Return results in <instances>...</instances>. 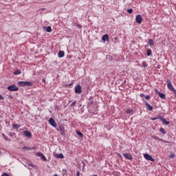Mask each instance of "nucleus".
<instances>
[{
	"instance_id": "1",
	"label": "nucleus",
	"mask_w": 176,
	"mask_h": 176,
	"mask_svg": "<svg viewBox=\"0 0 176 176\" xmlns=\"http://www.w3.org/2000/svg\"><path fill=\"white\" fill-rule=\"evenodd\" d=\"M18 84L22 87H28L32 86V82L31 81H19Z\"/></svg>"
},
{
	"instance_id": "2",
	"label": "nucleus",
	"mask_w": 176,
	"mask_h": 176,
	"mask_svg": "<svg viewBox=\"0 0 176 176\" xmlns=\"http://www.w3.org/2000/svg\"><path fill=\"white\" fill-rule=\"evenodd\" d=\"M7 89L9 91H19V87L15 85L8 86Z\"/></svg>"
},
{
	"instance_id": "3",
	"label": "nucleus",
	"mask_w": 176,
	"mask_h": 176,
	"mask_svg": "<svg viewBox=\"0 0 176 176\" xmlns=\"http://www.w3.org/2000/svg\"><path fill=\"white\" fill-rule=\"evenodd\" d=\"M167 87L170 91H175V89H174V87L173 86V84L171 83V81L169 80H167Z\"/></svg>"
},
{
	"instance_id": "4",
	"label": "nucleus",
	"mask_w": 176,
	"mask_h": 176,
	"mask_svg": "<svg viewBox=\"0 0 176 176\" xmlns=\"http://www.w3.org/2000/svg\"><path fill=\"white\" fill-rule=\"evenodd\" d=\"M48 122L50 125L52 126V127H57V123H56V121L53 118H50L48 120Z\"/></svg>"
},
{
	"instance_id": "5",
	"label": "nucleus",
	"mask_w": 176,
	"mask_h": 176,
	"mask_svg": "<svg viewBox=\"0 0 176 176\" xmlns=\"http://www.w3.org/2000/svg\"><path fill=\"white\" fill-rule=\"evenodd\" d=\"M144 159H146V160H149L150 162H155V159H153V157H152V156H151V155L148 153L144 154Z\"/></svg>"
},
{
	"instance_id": "6",
	"label": "nucleus",
	"mask_w": 176,
	"mask_h": 176,
	"mask_svg": "<svg viewBox=\"0 0 176 176\" xmlns=\"http://www.w3.org/2000/svg\"><path fill=\"white\" fill-rule=\"evenodd\" d=\"M75 93L76 94H80L82 93V87H80V85H78L75 87Z\"/></svg>"
},
{
	"instance_id": "7",
	"label": "nucleus",
	"mask_w": 176,
	"mask_h": 176,
	"mask_svg": "<svg viewBox=\"0 0 176 176\" xmlns=\"http://www.w3.org/2000/svg\"><path fill=\"white\" fill-rule=\"evenodd\" d=\"M36 155L38 156V157H41L42 160L43 162H46L47 160L46 159V157L45 156V155H43V153H39V152H37L36 153Z\"/></svg>"
},
{
	"instance_id": "8",
	"label": "nucleus",
	"mask_w": 176,
	"mask_h": 176,
	"mask_svg": "<svg viewBox=\"0 0 176 176\" xmlns=\"http://www.w3.org/2000/svg\"><path fill=\"white\" fill-rule=\"evenodd\" d=\"M135 21L138 24H141L142 23V16L141 14H138L135 17Z\"/></svg>"
},
{
	"instance_id": "9",
	"label": "nucleus",
	"mask_w": 176,
	"mask_h": 176,
	"mask_svg": "<svg viewBox=\"0 0 176 176\" xmlns=\"http://www.w3.org/2000/svg\"><path fill=\"white\" fill-rule=\"evenodd\" d=\"M144 103L146 105V109L148 111H153V107H152L151 104H149V103H148V102L144 101Z\"/></svg>"
},
{
	"instance_id": "10",
	"label": "nucleus",
	"mask_w": 176,
	"mask_h": 176,
	"mask_svg": "<svg viewBox=\"0 0 176 176\" xmlns=\"http://www.w3.org/2000/svg\"><path fill=\"white\" fill-rule=\"evenodd\" d=\"M155 91L157 93L159 97H160V98H162V100H166V95L164 94L161 93L157 89H155Z\"/></svg>"
},
{
	"instance_id": "11",
	"label": "nucleus",
	"mask_w": 176,
	"mask_h": 176,
	"mask_svg": "<svg viewBox=\"0 0 176 176\" xmlns=\"http://www.w3.org/2000/svg\"><path fill=\"white\" fill-rule=\"evenodd\" d=\"M93 104H94V102L93 101V97L89 96L87 102V107H93Z\"/></svg>"
},
{
	"instance_id": "12",
	"label": "nucleus",
	"mask_w": 176,
	"mask_h": 176,
	"mask_svg": "<svg viewBox=\"0 0 176 176\" xmlns=\"http://www.w3.org/2000/svg\"><path fill=\"white\" fill-rule=\"evenodd\" d=\"M122 155L125 159H128V160H133V155L131 154L123 153Z\"/></svg>"
},
{
	"instance_id": "13",
	"label": "nucleus",
	"mask_w": 176,
	"mask_h": 176,
	"mask_svg": "<svg viewBox=\"0 0 176 176\" xmlns=\"http://www.w3.org/2000/svg\"><path fill=\"white\" fill-rule=\"evenodd\" d=\"M23 134L25 137H28V138H32V133L28 131H24Z\"/></svg>"
},
{
	"instance_id": "14",
	"label": "nucleus",
	"mask_w": 176,
	"mask_h": 176,
	"mask_svg": "<svg viewBox=\"0 0 176 176\" xmlns=\"http://www.w3.org/2000/svg\"><path fill=\"white\" fill-rule=\"evenodd\" d=\"M102 41H103V42H108V41H109V36L107 34L103 35L102 37Z\"/></svg>"
},
{
	"instance_id": "15",
	"label": "nucleus",
	"mask_w": 176,
	"mask_h": 176,
	"mask_svg": "<svg viewBox=\"0 0 176 176\" xmlns=\"http://www.w3.org/2000/svg\"><path fill=\"white\" fill-rule=\"evenodd\" d=\"M64 56H65V52H64V51L60 50L58 53V58H63V57H64Z\"/></svg>"
},
{
	"instance_id": "16",
	"label": "nucleus",
	"mask_w": 176,
	"mask_h": 176,
	"mask_svg": "<svg viewBox=\"0 0 176 176\" xmlns=\"http://www.w3.org/2000/svg\"><path fill=\"white\" fill-rule=\"evenodd\" d=\"M161 120H162L163 124H166V125L170 124V121H166V118H164L163 116H162V118H161Z\"/></svg>"
},
{
	"instance_id": "17",
	"label": "nucleus",
	"mask_w": 176,
	"mask_h": 176,
	"mask_svg": "<svg viewBox=\"0 0 176 176\" xmlns=\"http://www.w3.org/2000/svg\"><path fill=\"white\" fill-rule=\"evenodd\" d=\"M12 129H15L16 130L20 129V125L17 124H12Z\"/></svg>"
},
{
	"instance_id": "18",
	"label": "nucleus",
	"mask_w": 176,
	"mask_h": 176,
	"mask_svg": "<svg viewBox=\"0 0 176 176\" xmlns=\"http://www.w3.org/2000/svg\"><path fill=\"white\" fill-rule=\"evenodd\" d=\"M76 134H78V135L79 136L80 138H83V133H82V132H80L79 131H76Z\"/></svg>"
},
{
	"instance_id": "19",
	"label": "nucleus",
	"mask_w": 176,
	"mask_h": 176,
	"mask_svg": "<svg viewBox=\"0 0 176 176\" xmlns=\"http://www.w3.org/2000/svg\"><path fill=\"white\" fill-rule=\"evenodd\" d=\"M2 137L4 138V140L6 141H8L9 142H10V141H12L11 139L8 138V136L5 135L3 133H2Z\"/></svg>"
},
{
	"instance_id": "20",
	"label": "nucleus",
	"mask_w": 176,
	"mask_h": 176,
	"mask_svg": "<svg viewBox=\"0 0 176 176\" xmlns=\"http://www.w3.org/2000/svg\"><path fill=\"white\" fill-rule=\"evenodd\" d=\"M21 74V71L20 69H16L15 72H13L14 75H20Z\"/></svg>"
},
{
	"instance_id": "21",
	"label": "nucleus",
	"mask_w": 176,
	"mask_h": 176,
	"mask_svg": "<svg viewBox=\"0 0 176 176\" xmlns=\"http://www.w3.org/2000/svg\"><path fill=\"white\" fill-rule=\"evenodd\" d=\"M45 31L47 32H52V27L50 26L45 27Z\"/></svg>"
},
{
	"instance_id": "22",
	"label": "nucleus",
	"mask_w": 176,
	"mask_h": 176,
	"mask_svg": "<svg viewBox=\"0 0 176 176\" xmlns=\"http://www.w3.org/2000/svg\"><path fill=\"white\" fill-rule=\"evenodd\" d=\"M126 113H127V115H133V110L128 109L126 111Z\"/></svg>"
},
{
	"instance_id": "23",
	"label": "nucleus",
	"mask_w": 176,
	"mask_h": 176,
	"mask_svg": "<svg viewBox=\"0 0 176 176\" xmlns=\"http://www.w3.org/2000/svg\"><path fill=\"white\" fill-rule=\"evenodd\" d=\"M59 131H60V133H62L63 135H64V133H65L64 127L63 126H59Z\"/></svg>"
},
{
	"instance_id": "24",
	"label": "nucleus",
	"mask_w": 176,
	"mask_h": 176,
	"mask_svg": "<svg viewBox=\"0 0 176 176\" xmlns=\"http://www.w3.org/2000/svg\"><path fill=\"white\" fill-rule=\"evenodd\" d=\"M160 131L162 133V134H167V132H166V130H164V129H163V127H161L160 129Z\"/></svg>"
},
{
	"instance_id": "25",
	"label": "nucleus",
	"mask_w": 176,
	"mask_h": 176,
	"mask_svg": "<svg viewBox=\"0 0 176 176\" xmlns=\"http://www.w3.org/2000/svg\"><path fill=\"white\" fill-rule=\"evenodd\" d=\"M151 54H152V50L151 49L147 50L146 55L148 56V57H149Z\"/></svg>"
},
{
	"instance_id": "26",
	"label": "nucleus",
	"mask_w": 176,
	"mask_h": 176,
	"mask_svg": "<svg viewBox=\"0 0 176 176\" xmlns=\"http://www.w3.org/2000/svg\"><path fill=\"white\" fill-rule=\"evenodd\" d=\"M56 156L58 159H64V155L63 153L57 154Z\"/></svg>"
},
{
	"instance_id": "27",
	"label": "nucleus",
	"mask_w": 176,
	"mask_h": 176,
	"mask_svg": "<svg viewBox=\"0 0 176 176\" xmlns=\"http://www.w3.org/2000/svg\"><path fill=\"white\" fill-rule=\"evenodd\" d=\"M153 40H152V38L148 39V45H150V46H153Z\"/></svg>"
},
{
	"instance_id": "28",
	"label": "nucleus",
	"mask_w": 176,
	"mask_h": 176,
	"mask_svg": "<svg viewBox=\"0 0 176 176\" xmlns=\"http://www.w3.org/2000/svg\"><path fill=\"white\" fill-rule=\"evenodd\" d=\"M23 149L24 150V151H31V148H30V147H28V146H24L23 147Z\"/></svg>"
},
{
	"instance_id": "29",
	"label": "nucleus",
	"mask_w": 176,
	"mask_h": 176,
	"mask_svg": "<svg viewBox=\"0 0 176 176\" xmlns=\"http://www.w3.org/2000/svg\"><path fill=\"white\" fill-rule=\"evenodd\" d=\"M142 66L144 67V68H146V67H148V64H146V61H143L142 63Z\"/></svg>"
},
{
	"instance_id": "30",
	"label": "nucleus",
	"mask_w": 176,
	"mask_h": 176,
	"mask_svg": "<svg viewBox=\"0 0 176 176\" xmlns=\"http://www.w3.org/2000/svg\"><path fill=\"white\" fill-rule=\"evenodd\" d=\"M76 102H78V101L75 100L74 102H73L70 104V107H75V105H76Z\"/></svg>"
},
{
	"instance_id": "31",
	"label": "nucleus",
	"mask_w": 176,
	"mask_h": 176,
	"mask_svg": "<svg viewBox=\"0 0 176 176\" xmlns=\"http://www.w3.org/2000/svg\"><path fill=\"white\" fill-rule=\"evenodd\" d=\"M8 135H10V137H16V133H10L8 134Z\"/></svg>"
},
{
	"instance_id": "32",
	"label": "nucleus",
	"mask_w": 176,
	"mask_h": 176,
	"mask_svg": "<svg viewBox=\"0 0 176 176\" xmlns=\"http://www.w3.org/2000/svg\"><path fill=\"white\" fill-rule=\"evenodd\" d=\"M151 137V138H153V140H159V138H158L157 136H156V135H152Z\"/></svg>"
},
{
	"instance_id": "33",
	"label": "nucleus",
	"mask_w": 176,
	"mask_h": 176,
	"mask_svg": "<svg viewBox=\"0 0 176 176\" xmlns=\"http://www.w3.org/2000/svg\"><path fill=\"white\" fill-rule=\"evenodd\" d=\"M170 159H174L175 157V154L171 153L170 155L169 156Z\"/></svg>"
},
{
	"instance_id": "34",
	"label": "nucleus",
	"mask_w": 176,
	"mask_h": 176,
	"mask_svg": "<svg viewBox=\"0 0 176 176\" xmlns=\"http://www.w3.org/2000/svg\"><path fill=\"white\" fill-rule=\"evenodd\" d=\"M128 13H129L130 14H131V13H133V9L132 8H129L127 10Z\"/></svg>"
},
{
	"instance_id": "35",
	"label": "nucleus",
	"mask_w": 176,
	"mask_h": 176,
	"mask_svg": "<svg viewBox=\"0 0 176 176\" xmlns=\"http://www.w3.org/2000/svg\"><path fill=\"white\" fill-rule=\"evenodd\" d=\"M162 118H163V116H157V117H155V119H156V120H157V119H160V120H162Z\"/></svg>"
},
{
	"instance_id": "36",
	"label": "nucleus",
	"mask_w": 176,
	"mask_h": 176,
	"mask_svg": "<svg viewBox=\"0 0 176 176\" xmlns=\"http://www.w3.org/2000/svg\"><path fill=\"white\" fill-rule=\"evenodd\" d=\"M158 140L160 141L161 142H166V143H167V141H164V140L161 139V138H159Z\"/></svg>"
},
{
	"instance_id": "37",
	"label": "nucleus",
	"mask_w": 176,
	"mask_h": 176,
	"mask_svg": "<svg viewBox=\"0 0 176 176\" xmlns=\"http://www.w3.org/2000/svg\"><path fill=\"white\" fill-rule=\"evenodd\" d=\"M0 100H5V97L0 94Z\"/></svg>"
},
{
	"instance_id": "38",
	"label": "nucleus",
	"mask_w": 176,
	"mask_h": 176,
	"mask_svg": "<svg viewBox=\"0 0 176 176\" xmlns=\"http://www.w3.org/2000/svg\"><path fill=\"white\" fill-rule=\"evenodd\" d=\"M1 176H9V174L8 173H3Z\"/></svg>"
},
{
	"instance_id": "39",
	"label": "nucleus",
	"mask_w": 176,
	"mask_h": 176,
	"mask_svg": "<svg viewBox=\"0 0 176 176\" xmlns=\"http://www.w3.org/2000/svg\"><path fill=\"white\" fill-rule=\"evenodd\" d=\"M145 98H146V100H149V99L151 98V96H148V95H147V96H145Z\"/></svg>"
},
{
	"instance_id": "40",
	"label": "nucleus",
	"mask_w": 176,
	"mask_h": 176,
	"mask_svg": "<svg viewBox=\"0 0 176 176\" xmlns=\"http://www.w3.org/2000/svg\"><path fill=\"white\" fill-rule=\"evenodd\" d=\"M76 176H80V172H79L78 170H77L76 172Z\"/></svg>"
},
{
	"instance_id": "41",
	"label": "nucleus",
	"mask_w": 176,
	"mask_h": 176,
	"mask_svg": "<svg viewBox=\"0 0 176 176\" xmlns=\"http://www.w3.org/2000/svg\"><path fill=\"white\" fill-rule=\"evenodd\" d=\"M28 166H30V167H35V165L32 164H28Z\"/></svg>"
},
{
	"instance_id": "42",
	"label": "nucleus",
	"mask_w": 176,
	"mask_h": 176,
	"mask_svg": "<svg viewBox=\"0 0 176 176\" xmlns=\"http://www.w3.org/2000/svg\"><path fill=\"white\" fill-rule=\"evenodd\" d=\"M77 27H78V28H82V25L78 24V25H77Z\"/></svg>"
},
{
	"instance_id": "43",
	"label": "nucleus",
	"mask_w": 176,
	"mask_h": 176,
	"mask_svg": "<svg viewBox=\"0 0 176 176\" xmlns=\"http://www.w3.org/2000/svg\"><path fill=\"white\" fill-rule=\"evenodd\" d=\"M118 157H120V159H122V157H122V155H120V154H118Z\"/></svg>"
},
{
	"instance_id": "44",
	"label": "nucleus",
	"mask_w": 176,
	"mask_h": 176,
	"mask_svg": "<svg viewBox=\"0 0 176 176\" xmlns=\"http://www.w3.org/2000/svg\"><path fill=\"white\" fill-rule=\"evenodd\" d=\"M45 82H46V79L43 78V79H42V82H43V83H45Z\"/></svg>"
},
{
	"instance_id": "45",
	"label": "nucleus",
	"mask_w": 176,
	"mask_h": 176,
	"mask_svg": "<svg viewBox=\"0 0 176 176\" xmlns=\"http://www.w3.org/2000/svg\"><path fill=\"white\" fill-rule=\"evenodd\" d=\"M140 97H145V95L144 94H140Z\"/></svg>"
},
{
	"instance_id": "46",
	"label": "nucleus",
	"mask_w": 176,
	"mask_h": 176,
	"mask_svg": "<svg viewBox=\"0 0 176 176\" xmlns=\"http://www.w3.org/2000/svg\"><path fill=\"white\" fill-rule=\"evenodd\" d=\"M72 85H74V82L69 84V87H71V86H72Z\"/></svg>"
},
{
	"instance_id": "47",
	"label": "nucleus",
	"mask_w": 176,
	"mask_h": 176,
	"mask_svg": "<svg viewBox=\"0 0 176 176\" xmlns=\"http://www.w3.org/2000/svg\"><path fill=\"white\" fill-rule=\"evenodd\" d=\"M173 93L175 94V97L176 98V89L175 91H173Z\"/></svg>"
},
{
	"instance_id": "48",
	"label": "nucleus",
	"mask_w": 176,
	"mask_h": 176,
	"mask_svg": "<svg viewBox=\"0 0 176 176\" xmlns=\"http://www.w3.org/2000/svg\"><path fill=\"white\" fill-rule=\"evenodd\" d=\"M8 98H13V96H12V95H10V96H8Z\"/></svg>"
},
{
	"instance_id": "49",
	"label": "nucleus",
	"mask_w": 176,
	"mask_h": 176,
	"mask_svg": "<svg viewBox=\"0 0 176 176\" xmlns=\"http://www.w3.org/2000/svg\"><path fill=\"white\" fill-rule=\"evenodd\" d=\"M151 120H156V118L155 117V118H151Z\"/></svg>"
},
{
	"instance_id": "50",
	"label": "nucleus",
	"mask_w": 176,
	"mask_h": 176,
	"mask_svg": "<svg viewBox=\"0 0 176 176\" xmlns=\"http://www.w3.org/2000/svg\"><path fill=\"white\" fill-rule=\"evenodd\" d=\"M126 80H124L123 82H122V85H126Z\"/></svg>"
},
{
	"instance_id": "51",
	"label": "nucleus",
	"mask_w": 176,
	"mask_h": 176,
	"mask_svg": "<svg viewBox=\"0 0 176 176\" xmlns=\"http://www.w3.org/2000/svg\"><path fill=\"white\" fill-rule=\"evenodd\" d=\"M115 41H118V37L114 38Z\"/></svg>"
},
{
	"instance_id": "52",
	"label": "nucleus",
	"mask_w": 176,
	"mask_h": 176,
	"mask_svg": "<svg viewBox=\"0 0 176 176\" xmlns=\"http://www.w3.org/2000/svg\"><path fill=\"white\" fill-rule=\"evenodd\" d=\"M157 68L158 69H160V66L158 65V66L157 67Z\"/></svg>"
},
{
	"instance_id": "53",
	"label": "nucleus",
	"mask_w": 176,
	"mask_h": 176,
	"mask_svg": "<svg viewBox=\"0 0 176 176\" xmlns=\"http://www.w3.org/2000/svg\"><path fill=\"white\" fill-rule=\"evenodd\" d=\"M54 176H58V175H57V174H54Z\"/></svg>"
},
{
	"instance_id": "54",
	"label": "nucleus",
	"mask_w": 176,
	"mask_h": 176,
	"mask_svg": "<svg viewBox=\"0 0 176 176\" xmlns=\"http://www.w3.org/2000/svg\"><path fill=\"white\" fill-rule=\"evenodd\" d=\"M82 164H84V166H85V162H82Z\"/></svg>"
},
{
	"instance_id": "55",
	"label": "nucleus",
	"mask_w": 176,
	"mask_h": 176,
	"mask_svg": "<svg viewBox=\"0 0 176 176\" xmlns=\"http://www.w3.org/2000/svg\"><path fill=\"white\" fill-rule=\"evenodd\" d=\"M33 149H35V147H33Z\"/></svg>"
}]
</instances>
